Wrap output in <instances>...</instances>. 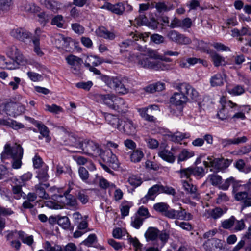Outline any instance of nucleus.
I'll use <instances>...</instances> for the list:
<instances>
[{
    "instance_id": "nucleus-1",
    "label": "nucleus",
    "mask_w": 251,
    "mask_h": 251,
    "mask_svg": "<svg viewBox=\"0 0 251 251\" xmlns=\"http://www.w3.org/2000/svg\"><path fill=\"white\" fill-rule=\"evenodd\" d=\"M140 54L127 50H120L123 55L130 61L138 60V64L145 68L155 70H167L170 66L163 62H171L172 59L159 54L156 50L150 48H138Z\"/></svg>"
},
{
    "instance_id": "nucleus-2",
    "label": "nucleus",
    "mask_w": 251,
    "mask_h": 251,
    "mask_svg": "<svg viewBox=\"0 0 251 251\" xmlns=\"http://www.w3.org/2000/svg\"><path fill=\"white\" fill-rule=\"evenodd\" d=\"M242 181L236 179L233 176L226 179L224 182L220 186L223 190H227L230 186L232 188V194L235 200L240 202L241 209L251 206V196H249L250 192L247 183L242 184Z\"/></svg>"
},
{
    "instance_id": "nucleus-3",
    "label": "nucleus",
    "mask_w": 251,
    "mask_h": 251,
    "mask_svg": "<svg viewBox=\"0 0 251 251\" xmlns=\"http://www.w3.org/2000/svg\"><path fill=\"white\" fill-rule=\"evenodd\" d=\"M42 33L43 31L39 28L35 29L33 35L22 28L13 29L10 32L11 35L14 38L34 47H39Z\"/></svg>"
},
{
    "instance_id": "nucleus-4",
    "label": "nucleus",
    "mask_w": 251,
    "mask_h": 251,
    "mask_svg": "<svg viewBox=\"0 0 251 251\" xmlns=\"http://www.w3.org/2000/svg\"><path fill=\"white\" fill-rule=\"evenodd\" d=\"M187 97L183 93L175 92L170 99V102L172 104L179 107H176V109H173L171 113L176 116H179L182 115L183 107L187 102Z\"/></svg>"
},
{
    "instance_id": "nucleus-5",
    "label": "nucleus",
    "mask_w": 251,
    "mask_h": 251,
    "mask_svg": "<svg viewBox=\"0 0 251 251\" xmlns=\"http://www.w3.org/2000/svg\"><path fill=\"white\" fill-rule=\"evenodd\" d=\"M76 147L82 149L85 154L96 156L100 153L101 150L97 143L92 140L79 142Z\"/></svg>"
},
{
    "instance_id": "nucleus-6",
    "label": "nucleus",
    "mask_w": 251,
    "mask_h": 251,
    "mask_svg": "<svg viewBox=\"0 0 251 251\" xmlns=\"http://www.w3.org/2000/svg\"><path fill=\"white\" fill-rule=\"evenodd\" d=\"M177 89L179 92L185 94V96L187 97V101L189 99L194 101H197L199 100L200 97L199 92L190 84L187 83H180L177 85Z\"/></svg>"
},
{
    "instance_id": "nucleus-7",
    "label": "nucleus",
    "mask_w": 251,
    "mask_h": 251,
    "mask_svg": "<svg viewBox=\"0 0 251 251\" xmlns=\"http://www.w3.org/2000/svg\"><path fill=\"white\" fill-rule=\"evenodd\" d=\"M67 63L70 66L71 72L75 75H79L83 60L75 55L70 54L67 56L66 58Z\"/></svg>"
},
{
    "instance_id": "nucleus-8",
    "label": "nucleus",
    "mask_w": 251,
    "mask_h": 251,
    "mask_svg": "<svg viewBox=\"0 0 251 251\" xmlns=\"http://www.w3.org/2000/svg\"><path fill=\"white\" fill-rule=\"evenodd\" d=\"M206 160L203 161V164L206 168L211 167L215 169L217 171H220L224 168L228 167V165H226L223 159L214 158L213 156H208Z\"/></svg>"
},
{
    "instance_id": "nucleus-9",
    "label": "nucleus",
    "mask_w": 251,
    "mask_h": 251,
    "mask_svg": "<svg viewBox=\"0 0 251 251\" xmlns=\"http://www.w3.org/2000/svg\"><path fill=\"white\" fill-rule=\"evenodd\" d=\"M206 251H222L224 250L223 242L217 238L207 239L203 244Z\"/></svg>"
},
{
    "instance_id": "nucleus-10",
    "label": "nucleus",
    "mask_w": 251,
    "mask_h": 251,
    "mask_svg": "<svg viewBox=\"0 0 251 251\" xmlns=\"http://www.w3.org/2000/svg\"><path fill=\"white\" fill-rule=\"evenodd\" d=\"M137 126L133 122L129 119H126L123 121H121V130L129 136H133L135 135L137 130Z\"/></svg>"
},
{
    "instance_id": "nucleus-11",
    "label": "nucleus",
    "mask_w": 251,
    "mask_h": 251,
    "mask_svg": "<svg viewBox=\"0 0 251 251\" xmlns=\"http://www.w3.org/2000/svg\"><path fill=\"white\" fill-rule=\"evenodd\" d=\"M104 162L108 163L112 167L118 166V160L117 156L113 153L110 150L102 151L101 150L100 153L98 155Z\"/></svg>"
},
{
    "instance_id": "nucleus-12",
    "label": "nucleus",
    "mask_w": 251,
    "mask_h": 251,
    "mask_svg": "<svg viewBox=\"0 0 251 251\" xmlns=\"http://www.w3.org/2000/svg\"><path fill=\"white\" fill-rule=\"evenodd\" d=\"M4 153L12 159H15L23 156V150L20 145L15 144L11 147L10 145L6 144L4 147Z\"/></svg>"
},
{
    "instance_id": "nucleus-13",
    "label": "nucleus",
    "mask_w": 251,
    "mask_h": 251,
    "mask_svg": "<svg viewBox=\"0 0 251 251\" xmlns=\"http://www.w3.org/2000/svg\"><path fill=\"white\" fill-rule=\"evenodd\" d=\"M160 193H161L160 184L154 185L148 190L147 194L141 199L140 202L146 204L149 201H154Z\"/></svg>"
},
{
    "instance_id": "nucleus-14",
    "label": "nucleus",
    "mask_w": 251,
    "mask_h": 251,
    "mask_svg": "<svg viewBox=\"0 0 251 251\" xmlns=\"http://www.w3.org/2000/svg\"><path fill=\"white\" fill-rule=\"evenodd\" d=\"M101 9H106L118 15H122L125 10L124 4L122 2H118L115 4L106 2Z\"/></svg>"
},
{
    "instance_id": "nucleus-15",
    "label": "nucleus",
    "mask_w": 251,
    "mask_h": 251,
    "mask_svg": "<svg viewBox=\"0 0 251 251\" xmlns=\"http://www.w3.org/2000/svg\"><path fill=\"white\" fill-rule=\"evenodd\" d=\"M31 122L37 127L38 131L41 135V136H39V139H42L44 137L46 139L47 141H50V138L49 137L50 131L48 127L41 122L35 120L34 119H32Z\"/></svg>"
},
{
    "instance_id": "nucleus-16",
    "label": "nucleus",
    "mask_w": 251,
    "mask_h": 251,
    "mask_svg": "<svg viewBox=\"0 0 251 251\" xmlns=\"http://www.w3.org/2000/svg\"><path fill=\"white\" fill-rule=\"evenodd\" d=\"M10 50L7 52V55L13 62L15 61V66L17 67L20 62L24 60V57L22 53L19 50L18 48H9Z\"/></svg>"
},
{
    "instance_id": "nucleus-17",
    "label": "nucleus",
    "mask_w": 251,
    "mask_h": 251,
    "mask_svg": "<svg viewBox=\"0 0 251 251\" xmlns=\"http://www.w3.org/2000/svg\"><path fill=\"white\" fill-rule=\"evenodd\" d=\"M60 197L62 199L61 201L64 204H66L73 208H77L78 206L77 201L74 196L68 194V192L66 191L64 193V196H60Z\"/></svg>"
},
{
    "instance_id": "nucleus-18",
    "label": "nucleus",
    "mask_w": 251,
    "mask_h": 251,
    "mask_svg": "<svg viewBox=\"0 0 251 251\" xmlns=\"http://www.w3.org/2000/svg\"><path fill=\"white\" fill-rule=\"evenodd\" d=\"M116 97L117 96L113 94L97 95L98 99L111 109H112L113 105H114L115 99Z\"/></svg>"
},
{
    "instance_id": "nucleus-19",
    "label": "nucleus",
    "mask_w": 251,
    "mask_h": 251,
    "mask_svg": "<svg viewBox=\"0 0 251 251\" xmlns=\"http://www.w3.org/2000/svg\"><path fill=\"white\" fill-rule=\"evenodd\" d=\"M128 105L122 98L117 97L115 99L114 105L112 109L118 113H126L127 110Z\"/></svg>"
},
{
    "instance_id": "nucleus-20",
    "label": "nucleus",
    "mask_w": 251,
    "mask_h": 251,
    "mask_svg": "<svg viewBox=\"0 0 251 251\" xmlns=\"http://www.w3.org/2000/svg\"><path fill=\"white\" fill-rule=\"evenodd\" d=\"M50 186L49 183H43L40 182L39 184L34 186V190L36 194L40 197L44 199L49 198L48 194L46 192L45 188Z\"/></svg>"
},
{
    "instance_id": "nucleus-21",
    "label": "nucleus",
    "mask_w": 251,
    "mask_h": 251,
    "mask_svg": "<svg viewBox=\"0 0 251 251\" xmlns=\"http://www.w3.org/2000/svg\"><path fill=\"white\" fill-rule=\"evenodd\" d=\"M104 117L108 124L111 125L113 127L121 130V122H120V119L117 116L109 113H105Z\"/></svg>"
},
{
    "instance_id": "nucleus-22",
    "label": "nucleus",
    "mask_w": 251,
    "mask_h": 251,
    "mask_svg": "<svg viewBox=\"0 0 251 251\" xmlns=\"http://www.w3.org/2000/svg\"><path fill=\"white\" fill-rule=\"evenodd\" d=\"M224 212L220 207H216L212 209H208L205 211V216L207 218H212L216 220L220 218Z\"/></svg>"
},
{
    "instance_id": "nucleus-23",
    "label": "nucleus",
    "mask_w": 251,
    "mask_h": 251,
    "mask_svg": "<svg viewBox=\"0 0 251 251\" xmlns=\"http://www.w3.org/2000/svg\"><path fill=\"white\" fill-rule=\"evenodd\" d=\"M155 8L159 13L168 12L174 9V5L169 2H159L155 3Z\"/></svg>"
},
{
    "instance_id": "nucleus-24",
    "label": "nucleus",
    "mask_w": 251,
    "mask_h": 251,
    "mask_svg": "<svg viewBox=\"0 0 251 251\" xmlns=\"http://www.w3.org/2000/svg\"><path fill=\"white\" fill-rule=\"evenodd\" d=\"M48 166L47 165H43L42 168L39 169L37 171L36 177L41 182H46L48 180L49 176L48 174Z\"/></svg>"
},
{
    "instance_id": "nucleus-25",
    "label": "nucleus",
    "mask_w": 251,
    "mask_h": 251,
    "mask_svg": "<svg viewBox=\"0 0 251 251\" xmlns=\"http://www.w3.org/2000/svg\"><path fill=\"white\" fill-rule=\"evenodd\" d=\"M222 180V176L216 173L209 175L206 179L207 182H209L214 186H218L219 188L220 186L223 184Z\"/></svg>"
},
{
    "instance_id": "nucleus-26",
    "label": "nucleus",
    "mask_w": 251,
    "mask_h": 251,
    "mask_svg": "<svg viewBox=\"0 0 251 251\" xmlns=\"http://www.w3.org/2000/svg\"><path fill=\"white\" fill-rule=\"evenodd\" d=\"M96 179L98 180L99 187L102 189L110 188L113 189L116 188V185L112 183L109 182L104 178L96 175Z\"/></svg>"
},
{
    "instance_id": "nucleus-27",
    "label": "nucleus",
    "mask_w": 251,
    "mask_h": 251,
    "mask_svg": "<svg viewBox=\"0 0 251 251\" xmlns=\"http://www.w3.org/2000/svg\"><path fill=\"white\" fill-rule=\"evenodd\" d=\"M97 36L105 39L112 40L115 38V35L109 32L105 27L101 26L96 30Z\"/></svg>"
},
{
    "instance_id": "nucleus-28",
    "label": "nucleus",
    "mask_w": 251,
    "mask_h": 251,
    "mask_svg": "<svg viewBox=\"0 0 251 251\" xmlns=\"http://www.w3.org/2000/svg\"><path fill=\"white\" fill-rule=\"evenodd\" d=\"M224 76H225V75L221 73L215 74L210 78V85L212 87L223 85L224 84Z\"/></svg>"
},
{
    "instance_id": "nucleus-29",
    "label": "nucleus",
    "mask_w": 251,
    "mask_h": 251,
    "mask_svg": "<svg viewBox=\"0 0 251 251\" xmlns=\"http://www.w3.org/2000/svg\"><path fill=\"white\" fill-rule=\"evenodd\" d=\"M205 51L209 54L215 66H219L221 64L222 57L213 49L206 48Z\"/></svg>"
},
{
    "instance_id": "nucleus-30",
    "label": "nucleus",
    "mask_w": 251,
    "mask_h": 251,
    "mask_svg": "<svg viewBox=\"0 0 251 251\" xmlns=\"http://www.w3.org/2000/svg\"><path fill=\"white\" fill-rule=\"evenodd\" d=\"M138 112L141 117L145 121L149 122H155L156 118L151 115L149 112V108L145 107L139 109Z\"/></svg>"
},
{
    "instance_id": "nucleus-31",
    "label": "nucleus",
    "mask_w": 251,
    "mask_h": 251,
    "mask_svg": "<svg viewBox=\"0 0 251 251\" xmlns=\"http://www.w3.org/2000/svg\"><path fill=\"white\" fill-rule=\"evenodd\" d=\"M158 154L162 159L169 163H173L175 160V157L173 154L168 150L164 149L160 151Z\"/></svg>"
},
{
    "instance_id": "nucleus-32",
    "label": "nucleus",
    "mask_w": 251,
    "mask_h": 251,
    "mask_svg": "<svg viewBox=\"0 0 251 251\" xmlns=\"http://www.w3.org/2000/svg\"><path fill=\"white\" fill-rule=\"evenodd\" d=\"M183 187L184 190L192 195L193 198H198V193L197 192V189L196 186H194L192 184L189 183L187 181H182Z\"/></svg>"
},
{
    "instance_id": "nucleus-33",
    "label": "nucleus",
    "mask_w": 251,
    "mask_h": 251,
    "mask_svg": "<svg viewBox=\"0 0 251 251\" xmlns=\"http://www.w3.org/2000/svg\"><path fill=\"white\" fill-rule=\"evenodd\" d=\"M159 230L154 227H149L145 234L147 241L156 240L159 235Z\"/></svg>"
},
{
    "instance_id": "nucleus-34",
    "label": "nucleus",
    "mask_w": 251,
    "mask_h": 251,
    "mask_svg": "<svg viewBox=\"0 0 251 251\" xmlns=\"http://www.w3.org/2000/svg\"><path fill=\"white\" fill-rule=\"evenodd\" d=\"M190 137L189 133H182L180 132H176L174 134L169 135L170 140L174 142H179L183 139L188 138Z\"/></svg>"
},
{
    "instance_id": "nucleus-35",
    "label": "nucleus",
    "mask_w": 251,
    "mask_h": 251,
    "mask_svg": "<svg viewBox=\"0 0 251 251\" xmlns=\"http://www.w3.org/2000/svg\"><path fill=\"white\" fill-rule=\"evenodd\" d=\"M234 167L240 172L248 173L251 171V167L246 166L243 159H239L234 163Z\"/></svg>"
},
{
    "instance_id": "nucleus-36",
    "label": "nucleus",
    "mask_w": 251,
    "mask_h": 251,
    "mask_svg": "<svg viewBox=\"0 0 251 251\" xmlns=\"http://www.w3.org/2000/svg\"><path fill=\"white\" fill-rule=\"evenodd\" d=\"M126 81H127V79L126 78L120 80L115 90L122 94L127 93L129 91V86L126 84Z\"/></svg>"
},
{
    "instance_id": "nucleus-37",
    "label": "nucleus",
    "mask_w": 251,
    "mask_h": 251,
    "mask_svg": "<svg viewBox=\"0 0 251 251\" xmlns=\"http://www.w3.org/2000/svg\"><path fill=\"white\" fill-rule=\"evenodd\" d=\"M194 155V152L192 151H189L187 149H183L178 156L177 162L179 163L180 162L185 161L189 158Z\"/></svg>"
},
{
    "instance_id": "nucleus-38",
    "label": "nucleus",
    "mask_w": 251,
    "mask_h": 251,
    "mask_svg": "<svg viewBox=\"0 0 251 251\" xmlns=\"http://www.w3.org/2000/svg\"><path fill=\"white\" fill-rule=\"evenodd\" d=\"M46 7L54 13L58 12L60 8L61 4L54 0H45Z\"/></svg>"
},
{
    "instance_id": "nucleus-39",
    "label": "nucleus",
    "mask_w": 251,
    "mask_h": 251,
    "mask_svg": "<svg viewBox=\"0 0 251 251\" xmlns=\"http://www.w3.org/2000/svg\"><path fill=\"white\" fill-rule=\"evenodd\" d=\"M144 154L141 149L134 150L130 154V160L134 163H137L141 161Z\"/></svg>"
},
{
    "instance_id": "nucleus-40",
    "label": "nucleus",
    "mask_w": 251,
    "mask_h": 251,
    "mask_svg": "<svg viewBox=\"0 0 251 251\" xmlns=\"http://www.w3.org/2000/svg\"><path fill=\"white\" fill-rule=\"evenodd\" d=\"M192 175H193L196 178L201 179L203 177L205 173L204 169L202 167H191Z\"/></svg>"
},
{
    "instance_id": "nucleus-41",
    "label": "nucleus",
    "mask_w": 251,
    "mask_h": 251,
    "mask_svg": "<svg viewBox=\"0 0 251 251\" xmlns=\"http://www.w3.org/2000/svg\"><path fill=\"white\" fill-rule=\"evenodd\" d=\"M12 191L15 195L14 198L16 199H19L21 198L25 199L26 195L22 191L21 185H15L13 186Z\"/></svg>"
},
{
    "instance_id": "nucleus-42",
    "label": "nucleus",
    "mask_w": 251,
    "mask_h": 251,
    "mask_svg": "<svg viewBox=\"0 0 251 251\" xmlns=\"http://www.w3.org/2000/svg\"><path fill=\"white\" fill-rule=\"evenodd\" d=\"M62 40L63 41L62 45L65 47H67L69 46H74V47H78L79 46V42L72 39L70 37H64L62 36Z\"/></svg>"
},
{
    "instance_id": "nucleus-43",
    "label": "nucleus",
    "mask_w": 251,
    "mask_h": 251,
    "mask_svg": "<svg viewBox=\"0 0 251 251\" xmlns=\"http://www.w3.org/2000/svg\"><path fill=\"white\" fill-rule=\"evenodd\" d=\"M228 93L233 96L241 95L245 93V88L243 86L236 85L228 91Z\"/></svg>"
},
{
    "instance_id": "nucleus-44",
    "label": "nucleus",
    "mask_w": 251,
    "mask_h": 251,
    "mask_svg": "<svg viewBox=\"0 0 251 251\" xmlns=\"http://www.w3.org/2000/svg\"><path fill=\"white\" fill-rule=\"evenodd\" d=\"M144 220V218H141L136 214L131 217V225L134 228L138 229L142 225Z\"/></svg>"
},
{
    "instance_id": "nucleus-45",
    "label": "nucleus",
    "mask_w": 251,
    "mask_h": 251,
    "mask_svg": "<svg viewBox=\"0 0 251 251\" xmlns=\"http://www.w3.org/2000/svg\"><path fill=\"white\" fill-rule=\"evenodd\" d=\"M57 224L63 228L67 229L70 227V222L67 216L60 217L57 220Z\"/></svg>"
},
{
    "instance_id": "nucleus-46",
    "label": "nucleus",
    "mask_w": 251,
    "mask_h": 251,
    "mask_svg": "<svg viewBox=\"0 0 251 251\" xmlns=\"http://www.w3.org/2000/svg\"><path fill=\"white\" fill-rule=\"evenodd\" d=\"M0 68L2 69L6 68L9 70L14 69L16 68L14 63H8L5 61V57L0 55Z\"/></svg>"
},
{
    "instance_id": "nucleus-47",
    "label": "nucleus",
    "mask_w": 251,
    "mask_h": 251,
    "mask_svg": "<svg viewBox=\"0 0 251 251\" xmlns=\"http://www.w3.org/2000/svg\"><path fill=\"white\" fill-rule=\"evenodd\" d=\"M169 208V206L164 202H159L153 205V209L157 212L165 213Z\"/></svg>"
},
{
    "instance_id": "nucleus-48",
    "label": "nucleus",
    "mask_w": 251,
    "mask_h": 251,
    "mask_svg": "<svg viewBox=\"0 0 251 251\" xmlns=\"http://www.w3.org/2000/svg\"><path fill=\"white\" fill-rule=\"evenodd\" d=\"M128 181L131 185L134 186L135 188L138 187L142 183L141 178L139 176L135 175H132L130 176L128 179Z\"/></svg>"
},
{
    "instance_id": "nucleus-49",
    "label": "nucleus",
    "mask_w": 251,
    "mask_h": 251,
    "mask_svg": "<svg viewBox=\"0 0 251 251\" xmlns=\"http://www.w3.org/2000/svg\"><path fill=\"white\" fill-rule=\"evenodd\" d=\"M177 173L179 174L181 178L189 179L192 175V168L190 167L186 168H182L178 171Z\"/></svg>"
},
{
    "instance_id": "nucleus-50",
    "label": "nucleus",
    "mask_w": 251,
    "mask_h": 251,
    "mask_svg": "<svg viewBox=\"0 0 251 251\" xmlns=\"http://www.w3.org/2000/svg\"><path fill=\"white\" fill-rule=\"evenodd\" d=\"M217 116L220 120H224L231 117V114H229V112H227L225 106H222V107L218 112Z\"/></svg>"
},
{
    "instance_id": "nucleus-51",
    "label": "nucleus",
    "mask_w": 251,
    "mask_h": 251,
    "mask_svg": "<svg viewBox=\"0 0 251 251\" xmlns=\"http://www.w3.org/2000/svg\"><path fill=\"white\" fill-rule=\"evenodd\" d=\"M195 42L198 43V46L200 47H205V46H212L213 47H226L224 45L219 43H209L204 42L202 40L198 41L197 40H195Z\"/></svg>"
},
{
    "instance_id": "nucleus-52",
    "label": "nucleus",
    "mask_w": 251,
    "mask_h": 251,
    "mask_svg": "<svg viewBox=\"0 0 251 251\" xmlns=\"http://www.w3.org/2000/svg\"><path fill=\"white\" fill-rule=\"evenodd\" d=\"M235 221V218L232 216L229 219L223 221L222 222V226L224 229H230L233 226Z\"/></svg>"
},
{
    "instance_id": "nucleus-53",
    "label": "nucleus",
    "mask_w": 251,
    "mask_h": 251,
    "mask_svg": "<svg viewBox=\"0 0 251 251\" xmlns=\"http://www.w3.org/2000/svg\"><path fill=\"white\" fill-rule=\"evenodd\" d=\"M181 36V34L176 30H170L167 34V37L172 41L177 43L178 41L179 37Z\"/></svg>"
},
{
    "instance_id": "nucleus-54",
    "label": "nucleus",
    "mask_w": 251,
    "mask_h": 251,
    "mask_svg": "<svg viewBox=\"0 0 251 251\" xmlns=\"http://www.w3.org/2000/svg\"><path fill=\"white\" fill-rule=\"evenodd\" d=\"M63 17L61 15H57L54 17L51 20V24L55 25L58 27L62 28L63 26Z\"/></svg>"
},
{
    "instance_id": "nucleus-55",
    "label": "nucleus",
    "mask_w": 251,
    "mask_h": 251,
    "mask_svg": "<svg viewBox=\"0 0 251 251\" xmlns=\"http://www.w3.org/2000/svg\"><path fill=\"white\" fill-rule=\"evenodd\" d=\"M151 41L156 44H160L165 42L164 37L158 34H153L151 36Z\"/></svg>"
},
{
    "instance_id": "nucleus-56",
    "label": "nucleus",
    "mask_w": 251,
    "mask_h": 251,
    "mask_svg": "<svg viewBox=\"0 0 251 251\" xmlns=\"http://www.w3.org/2000/svg\"><path fill=\"white\" fill-rule=\"evenodd\" d=\"M66 171H65L63 169V167L62 166H61L60 165H57L56 166V176H59L60 175H61L62 174H63V173H68L70 176H72V171L71 168L69 166H66Z\"/></svg>"
},
{
    "instance_id": "nucleus-57",
    "label": "nucleus",
    "mask_w": 251,
    "mask_h": 251,
    "mask_svg": "<svg viewBox=\"0 0 251 251\" xmlns=\"http://www.w3.org/2000/svg\"><path fill=\"white\" fill-rule=\"evenodd\" d=\"M33 166L35 168L40 169L42 168L43 165H46L42 160V159L38 155L36 154L32 159Z\"/></svg>"
},
{
    "instance_id": "nucleus-58",
    "label": "nucleus",
    "mask_w": 251,
    "mask_h": 251,
    "mask_svg": "<svg viewBox=\"0 0 251 251\" xmlns=\"http://www.w3.org/2000/svg\"><path fill=\"white\" fill-rule=\"evenodd\" d=\"M78 199L83 203H86L89 200L88 196L87 195L85 190L79 191L76 195Z\"/></svg>"
},
{
    "instance_id": "nucleus-59",
    "label": "nucleus",
    "mask_w": 251,
    "mask_h": 251,
    "mask_svg": "<svg viewBox=\"0 0 251 251\" xmlns=\"http://www.w3.org/2000/svg\"><path fill=\"white\" fill-rule=\"evenodd\" d=\"M93 85V83L91 81L87 82H80L75 84L76 87L83 89L86 91H89Z\"/></svg>"
},
{
    "instance_id": "nucleus-60",
    "label": "nucleus",
    "mask_w": 251,
    "mask_h": 251,
    "mask_svg": "<svg viewBox=\"0 0 251 251\" xmlns=\"http://www.w3.org/2000/svg\"><path fill=\"white\" fill-rule=\"evenodd\" d=\"M45 249L47 251H63L61 246L55 245L52 246L49 241H46Z\"/></svg>"
},
{
    "instance_id": "nucleus-61",
    "label": "nucleus",
    "mask_w": 251,
    "mask_h": 251,
    "mask_svg": "<svg viewBox=\"0 0 251 251\" xmlns=\"http://www.w3.org/2000/svg\"><path fill=\"white\" fill-rule=\"evenodd\" d=\"M80 177L83 181H86L89 177L88 171L83 167H80L78 169Z\"/></svg>"
},
{
    "instance_id": "nucleus-62",
    "label": "nucleus",
    "mask_w": 251,
    "mask_h": 251,
    "mask_svg": "<svg viewBox=\"0 0 251 251\" xmlns=\"http://www.w3.org/2000/svg\"><path fill=\"white\" fill-rule=\"evenodd\" d=\"M28 77L34 82L39 81L43 80L42 75L32 72H28L27 73Z\"/></svg>"
},
{
    "instance_id": "nucleus-63",
    "label": "nucleus",
    "mask_w": 251,
    "mask_h": 251,
    "mask_svg": "<svg viewBox=\"0 0 251 251\" xmlns=\"http://www.w3.org/2000/svg\"><path fill=\"white\" fill-rule=\"evenodd\" d=\"M161 193H164L168 195L175 196L176 194L175 190L171 187L164 186L162 185H160Z\"/></svg>"
},
{
    "instance_id": "nucleus-64",
    "label": "nucleus",
    "mask_w": 251,
    "mask_h": 251,
    "mask_svg": "<svg viewBox=\"0 0 251 251\" xmlns=\"http://www.w3.org/2000/svg\"><path fill=\"white\" fill-rule=\"evenodd\" d=\"M145 141L148 147L150 149H154L158 147V142L155 139L148 138H146Z\"/></svg>"
}]
</instances>
